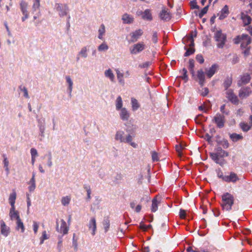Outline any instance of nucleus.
<instances>
[{
	"label": "nucleus",
	"instance_id": "f257e3e1",
	"mask_svg": "<svg viewBox=\"0 0 252 252\" xmlns=\"http://www.w3.org/2000/svg\"><path fill=\"white\" fill-rule=\"evenodd\" d=\"M228 156V152L221 149H218L216 153H210V156L212 159L221 166L223 165L226 163L223 158Z\"/></svg>",
	"mask_w": 252,
	"mask_h": 252
},
{
	"label": "nucleus",
	"instance_id": "f03ea898",
	"mask_svg": "<svg viewBox=\"0 0 252 252\" xmlns=\"http://www.w3.org/2000/svg\"><path fill=\"white\" fill-rule=\"evenodd\" d=\"M115 139L121 143H128L132 147L136 148L137 144L132 142V137L130 134L125 135V132L123 130H119L117 131Z\"/></svg>",
	"mask_w": 252,
	"mask_h": 252
},
{
	"label": "nucleus",
	"instance_id": "7ed1b4c3",
	"mask_svg": "<svg viewBox=\"0 0 252 252\" xmlns=\"http://www.w3.org/2000/svg\"><path fill=\"white\" fill-rule=\"evenodd\" d=\"M221 207L223 209L229 211L234 204V197L231 194L226 192L222 195Z\"/></svg>",
	"mask_w": 252,
	"mask_h": 252
},
{
	"label": "nucleus",
	"instance_id": "20e7f679",
	"mask_svg": "<svg viewBox=\"0 0 252 252\" xmlns=\"http://www.w3.org/2000/svg\"><path fill=\"white\" fill-rule=\"evenodd\" d=\"M214 37L216 41L218 42V47L222 48L226 40V35L222 33L221 31H218L215 33Z\"/></svg>",
	"mask_w": 252,
	"mask_h": 252
},
{
	"label": "nucleus",
	"instance_id": "39448f33",
	"mask_svg": "<svg viewBox=\"0 0 252 252\" xmlns=\"http://www.w3.org/2000/svg\"><path fill=\"white\" fill-rule=\"evenodd\" d=\"M69 230L68 226H67L66 222L63 219L60 221L58 220L56 221V230L59 233L63 235L67 234Z\"/></svg>",
	"mask_w": 252,
	"mask_h": 252
},
{
	"label": "nucleus",
	"instance_id": "423d86ee",
	"mask_svg": "<svg viewBox=\"0 0 252 252\" xmlns=\"http://www.w3.org/2000/svg\"><path fill=\"white\" fill-rule=\"evenodd\" d=\"M37 126L39 129V140L42 141L45 137V131L46 128L45 120L44 119H39L38 120Z\"/></svg>",
	"mask_w": 252,
	"mask_h": 252
},
{
	"label": "nucleus",
	"instance_id": "0eeeda50",
	"mask_svg": "<svg viewBox=\"0 0 252 252\" xmlns=\"http://www.w3.org/2000/svg\"><path fill=\"white\" fill-rule=\"evenodd\" d=\"M55 8L59 12V15L61 17L66 15L69 10V8L67 4H63L61 3H56Z\"/></svg>",
	"mask_w": 252,
	"mask_h": 252
},
{
	"label": "nucleus",
	"instance_id": "6e6552de",
	"mask_svg": "<svg viewBox=\"0 0 252 252\" xmlns=\"http://www.w3.org/2000/svg\"><path fill=\"white\" fill-rule=\"evenodd\" d=\"M144 49L145 44L143 42H140L133 45L130 48L129 50L131 54H137Z\"/></svg>",
	"mask_w": 252,
	"mask_h": 252
},
{
	"label": "nucleus",
	"instance_id": "1a4fd4ad",
	"mask_svg": "<svg viewBox=\"0 0 252 252\" xmlns=\"http://www.w3.org/2000/svg\"><path fill=\"white\" fill-rule=\"evenodd\" d=\"M213 120L219 128H222L224 125V118L222 115L217 114L214 118Z\"/></svg>",
	"mask_w": 252,
	"mask_h": 252
},
{
	"label": "nucleus",
	"instance_id": "9d476101",
	"mask_svg": "<svg viewBox=\"0 0 252 252\" xmlns=\"http://www.w3.org/2000/svg\"><path fill=\"white\" fill-rule=\"evenodd\" d=\"M159 17L161 20L168 21L171 18V14L168 9L164 8L160 12L159 14Z\"/></svg>",
	"mask_w": 252,
	"mask_h": 252
},
{
	"label": "nucleus",
	"instance_id": "9b49d317",
	"mask_svg": "<svg viewBox=\"0 0 252 252\" xmlns=\"http://www.w3.org/2000/svg\"><path fill=\"white\" fill-rule=\"evenodd\" d=\"M251 93L252 91L250 88H242L239 91V96L241 99H244L249 96Z\"/></svg>",
	"mask_w": 252,
	"mask_h": 252
},
{
	"label": "nucleus",
	"instance_id": "f8f14e48",
	"mask_svg": "<svg viewBox=\"0 0 252 252\" xmlns=\"http://www.w3.org/2000/svg\"><path fill=\"white\" fill-rule=\"evenodd\" d=\"M238 180H239V178L234 172H230L229 175H225L223 178V181L226 182L235 183Z\"/></svg>",
	"mask_w": 252,
	"mask_h": 252
},
{
	"label": "nucleus",
	"instance_id": "ddd939ff",
	"mask_svg": "<svg viewBox=\"0 0 252 252\" xmlns=\"http://www.w3.org/2000/svg\"><path fill=\"white\" fill-rule=\"evenodd\" d=\"M89 230H92V235L94 236L95 234L96 230V222L95 218L92 217L88 224Z\"/></svg>",
	"mask_w": 252,
	"mask_h": 252
},
{
	"label": "nucleus",
	"instance_id": "4468645a",
	"mask_svg": "<svg viewBox=\"0 0 252 252\" xmlns=\"http://www.w3.org/2000/svg\"><path fill=\"white\" fill-rule=\"evenodd\" d=\"M143 31L141 29L136 30L135 32L130 33L131 35V42H136L139 37L143 34Z\"/></svg>",
	"mask_w": 252,
	"mask_h": 252
},
{
	"label": "nucleus",
	"instance_id": "2eb2a0df",
	"mask_svg": "<svg viewBox=\"0 0 252 252\" xmlns=\"http://www.w3.org/2000/svg\"><path fill=\"white\" fill-rule=\"evenodd\" d=\"M251 38L248 34H243L242 40L241 44V48H246L247 46L251 43Z\"/></svg>",
	"mask_w": 252,
	"mask_h": 252
},
{
	"label": "nucleus",
	"instance_id": "dca6fc26",
	"mask_svg": "<svg viewBox=\"0 0 252 252\" xmlns=\"http://www.w3.org/2000/svg\"><path fill=\"white\" fill-rule=\"evenodd\" d=\"M0 232L1 234L5 237H7L10 232V228L5 222L1 220L0 221Z\"/></svg>",
	"mask_w": 252,
	"mask_h": 252
},
{
	"label": "nucleus",
	"instance_id": "f3484780",
	"mask_svg": "<svg viewBox=\"0 0 252 252\" xmlns=\"http://www.w3.org/2000/svg\"><path fill=\"white\" fill-rule=\"evenodd\" d=\"M123 23L125 24H130L133 23V17L127 13H125L122 17Z\"/></svg>",
	"mask_w": 252,
	"mask_h": 252
},
{
	"label": "nucleus",
	"instance_id": "a211bd4d",
	"mask_svg": "<svg viewBox=\"0 0 252 252\" xmlns=\"http://www.w3.org/2000/svg\"><path fill=\"white\" fill-rule=\"evenodd\" d=\"M251 79V77L250 74L246 73L242 76L241 80L238 81V85L239 86H242L244 85H246L250 82Z\"/></svg>",
	"mask_w": 252,
	"mask_h": 252
},
{
	"label": "nucleus",
	"instance_id": "6ab92c4d",
	"mask_svg": "<svg viewBox=\"0 0 252 252\" xmlns=\"http://www.w3.org/2000/svg\"><path fill=\"white\" fill-rule=\"evenodd\" d=\"M226 93L227 97L230 101L234 104L238 103V98L237 96L234 94L231 90H228Z\"/></svg>",
	"mask_w": 252,
	"mask_h": 252
},
{
	"label": "nucleus",
	"instance_id": "aec40b11",
	"mask_svg": "<svg viewBox=\"0 0 252 252\" xmlns=\"http://www.w3.org/2000/svg\"><path fill=\"white\" fill-rule=\"evenodd\" d=\"M219 67L218 65L217 64H213L209 69H206L207 76L209 78H211L216 72Z\"/></svg>",
	"mask_w": 252,
	"mask_h": 252
},
{
	"label": "nucleus",
	"instance_id": "412c9836",
	"mask_svg": "<svg viewBox=\"0 0 252 252\" xmlns=\"http://www.w3.org/2000/svg\"><path fill=\"white\" fill-rule=\"evenodd\" d=\"M65 78L66 80V82L68 85L67 89L68 90V94L69 96L71 97V93L73 90V81L71 77L68 75L65 76Z\"/></svg>",
	"mask_w": 252,
	"mask_h": 252
},
{
	"label": "nucleus",
	"instance_id": "4be33fe9",
	"mask_svg": "<svg viewBox=\"0 0 252 252\" xmlns=\"http://www.w3.org/2000/svg\"><path fill=\"white\" fill-rule=\"evenodd\" d=\"M197 77L199 80V85L202 87L205 82V74L202 69L198 70Z\"/></svg>",
	"mask_w": 252,
	"mask_h": 252
},
{
	"label": "nucleus",
	"instance_id": "5701e85b",
	"mask_svg": "<svg viewBox=\"0 0 252 252\" xmlns=\"http://www.w3.org/2000/svg\"><path fill=\"white\" fill-rule=\"evenodd\" d=\"M89 48L88 46L83 47L80 51L78 53L79 56L82 58L86 59L88 56Z\"/></svg>",
	"mask_w": 252,
	"mask_h": 252
},
{
	"label": "nucleus",
	"instance_id": "b1692460",
	"mask_svg": "<svg viewBox=\"0 0 252 252\" xmlns=\"http://www.w3.org/2000/svg\"><path fill=\"white\" fill-rule=\"evenodd\" d=\"M229 14L228 7L227 5H225L223 8L221 9L220 11V15L219 19L220 20H222L224 19Z\"/></svg>",
	"mask_w": 252,
	"mask_h": 252
},
{
	"label": "nucleus",
	"instance_id": "393cba45",
	"mask_svg": "<svg viewBox=\"0 0 252 252\" xmlns=\"http://www.w3.org/2000/svg\"><path fill=\"white\" fill-rule=\"evenodd\" d=\"M142 19L150 21L152 20L153 17L150 9H147L143 11Z\"/></svg>",
	"mask_w": 252,
	"mask_h": 252
},
{
	"label": "nucleus",
	"instance_id": "a878e982",
	"mask_svg": "<svg viewBox=\"0 0 252 252\" xmlns=\"http://www.w3.org/2000/svg\"><path fill=\"white\" fill-rule=\"evenodd\" d=\"M28 4L24 0H21L20 3V7L22 14H29L28 11Z\"/></svg>",
	"mask_w": 252,
	"mask_h": 252
},
{
	"label": "nucleus",
	"instance_id": "bb28decb",
	"mask_svg": "<svg viewBox=\"0 0 252 252\" xmlns=\"http://www.w3.org/2000/svg\"><path fill=\"white\" fill-rule=\"evenodd\" d=\"M71 196L70 195H66L63 196L61 198V203L63 206H67L71 201Z\"/></svg>",
	"mask_w": 252,
	"mask_h": 252
},
{
	"label": "nucleus",
	"instance_id": "cd10ccee",
	"mask_svg": "<svg viewBox=\"0 0 252 252\" xmlns=\"http://www.w3.org/2000/svg\"><path fill=\"white\" fill-rule=\"evenodd\" d=\"M16 230H19L20 229L21 232L22 233H23L25 231V227L24 225V223L22 222V221L21 220L19 219L18 220H17L16 222Z\"/></svg>",
	"mask_w": 252,
	"mask_h": 252
},
{
	"label": "nucleus",
	"instance_id": "c85d7f7f",
	"mask_svg": "<svg viewBox=\"0 0 252 252\" xmlns=\"http://www.w3.org/2000/svg\"><path fill=\"white\" fill-rule=\"evenodd\" d=\"M230 138L233 142H236L242 140L243 138V136L241 134L234 133L230 135Z\"/></svg>",
	"mask_w": 252,
	"mask_h": 252
},
{
	"label": "nucleus",
	"instance_id": "c756f323",
	"mask_svg": "<svg viewBox=\"0 0 252 252\" xmlns=\"http://www.w3.org/2000/svg\"><path fill=\"white\" fill-rule=\"evenodd\" d=\"M3 157V163L4 165V168L5 170V171L7 172V173L9 172V160L6 156V155L3 154L2 155Z\"/></svg>",
	"mask_w": 252,
	"mask_h": 252
},
{
	"label": "nucleus",
	"instance_id": "7c9ffc66",
	"mask_svg": "<svg viewBox=\"0 0 252 252\" xmlns=\"http://www.w3.org/2000/svg\"><path fill=\"white\" fill-rule=\"evenodd\" d=\"M28 184L29 185L28 189L30 192H33L36 188L35 180L30 179L28 182Z\"/></svg>",
	"mask_w": 252,
	"mask_h": 252
},
{
	"label": "nucleus",
	"instance_id": "2f4dec72",
	"mask_svg": "<svg viewBox=\"0 0 252 252\" xmlns=\"http://www.w3.org/2000/svg\"><path fill=\"white\" fill-rule=\"evenodd\" d=\"M252 126V125H251V124H250V125H249L245 122H241L240 124V127L244 132H247L248 131H249L251 129Z\"/></svg>",
	"mask_w": 252,
	"mask_h": 252
},
{
	"label": "nucleus",
	"instance_id": "473e14b6",
	"mask_svg": "<svg viewBox=\"0 0 252 252\" xmlns=\"http://www.w3.org/2000/svg\"><path fill=\"white\" fill-rule=\"evenodd\" d=\"M159 202L157 200V197H155L152 200L151 210L153 212H155L158 208Z\"/></svg>",
	"mask_w": 252,
	"mask_h": 252
},
{
	"label": "nucleus",
	"instance_id": "72a5a7b5",
	"mask_svg": "<svg viewBox=\"0 0 252 252\" xmlns=\"http://www.w3.org/2000/svg\"><path fill=\"white\" fill-rule=\"evenodd\" d=\"M105 76L109 78L112 82L114 81L115 76L111 69H108L105 71Z\"/></svg>",
	"mask_w": 252,
	"mask_h": 252
},
{
	"label": "nucleus",
	"instance_id": "f704fd0d",
	"mask_svg": "<svg viewBox=\"0 0 252 252\" xmlns=\"http://www.w3.org/2000/svg\"><path fill=\"white\" fill-rule=\"evenodd\" d=\"M105 32V27L104 24H101L98 30V38L100 39L103 38V35Z\"/></svg>",
	"mask_w": 252,
	"mask_h": 252
},
{
	"label": "nucleus",
	"instance_id": "c9c22d12",
	"mask_svg": "<svg viewBox=\"0 0 252 252\" xmlns=\"http://www.w3.org/2000/svg\"><path fill=\"white\" fill-rule=\"evenodd\" d=\"M131 103L132 105V109L133 110H137L140 107V104L138 102L137 100L135 98H131Z\"/></svg>",
	"mask_w": 252,
	"mask_h": 252
},
{
	"label": "nucleus",
	"instance_id": "e433bc0d",
	"mask_svg": "<svg viewBox=\"0 0 252 252\" xmlns=\"http://www.w3.org/2000/svg\"><path fill=\"white\" fill-rule=\"evenodd\" d=\"M16 198V193L15 191H13L10 194L9 197V202L11 206H13V204H15Z\"/></svg>",
	"mask_w": 252,
	"mask_h": 252
},
{
	"label": "nucleus",
	"instance_id": "4c0bfd02",
	"mask_svg": "<svg viewBox=\"0 0 252 252\" xmlns=\"http://www.w3.org/2000/svg\"><path fill=\"white\" fill-rule=\"evenodd\" d=\"M84 189H85L86 192H87V198H86V200L87 201H89L91 199V193H92V191H91V187L90 186H88V185H85L84 186Z\"/></svg>",
	"mask_w": 252,
	"mask_h": 252
},
{
	"label": "nucleus",
	"instance_id": "58836bf2",
	"mask_svg": "<svg viewBox=\"0 0 252 252\" xmlns=\"http://www.w3.org/2000/svg\"><path fill=\"white\" fill-rule=\"evenodd\" d=\"M120 116L123 121H127L129 117V113L128 111H121Z\"/></svg>",
	"mask_w": 252,
	"mask_h": 252
},
{
	"label": "nucleus",
	"instance_id": "ea45409f",
	"mask_svg": "<svg viewBox=\"0 0 252 252\" xmlns=\"http://www.w3.org/2000/svg\"><path fill=\"white\" fill-rule=\"evenodd\" d=\"M103 225L105 232H107L110 227V220L108 218H105L103 221Z\"/></svg>",
	"mask_w": 252,
	"mask_h": 252
},
{
	"label": "nucleus",
	"instance_id": "a19ab883",
	"mask_svg": "<svg viewBox=\"0 0 252 252\" xmlns=\"http://www.w3.org/2000/svg\"><path fill=\"white\" fill-rule=\"evenodd\" d=\"M242 19L243 20L244 24L246 26L248 25L251 22V20H252L251 18L247 15H243L242 16Z\"/></svg>",
	"mask_w": 252,
	"mask_h": 252
},
{
	"label": "nucleus",
	"instance_id": "79ce46f5",
	"mask_svg": "<svg viewBox=\"0 0 252 252\" xmlns=\"http://www.w3.org/2000/svg\"><path fill=\"white\" fill-rule=\"evenodd\" d=\"M117 78H118L119 82L121 84L124 85L125 84V81L123 79L124 74L123 73H121L120 71L117 70Z\"/></svg>",
	"mask_w": 252,
	"mask_h": 252
},
{
	"label": "nucleus",
	"instance_id": "37998d69",
	"mask_svg": "<svg viewBox=\"0 0 252 252\" xmlns=\"http://www.w3.org/2000/svg\"><path fill=\"white\" fill-rule=\"evenodd\" d=\"M232 81V78L230 77H227L225 79L223 83V86L225 90H227L228 88L231 86Z\"/></svg>",
	"mask_w": 252,
	"mask_h": 252
},
{
	"label": "nucleus",
	"instance_id": "c03bdc74",
	"mask_svg": "<svg viewBox=\"0 0 252 252\" xmlns=\"http://www.w3.org/2000/svg\"><path fill=\"white\" fill-rule=\"evenodd\" d=\"M185 49L186 50V52L184 54V56L185 57L189 56L190 55L193 54L195 52L194 48H187L186 46H185Z\"/></svg>",
	"mask_w": 252,
	"mask_h": 252
},
{
	"label": "nucleus",
	"instance_id": "a18cd8bd",
	"mask_svg": "<svg viewBox=\"0 0 252 252\" xmlns=\"http://www.w3.org/2000/svg\"><path fill=\"white\" fill-rule=\"evenodd\" d=\"M19 89L21 92H23V93H24L23 95L25 98H30L29 94H28V90L25 86H19Z\"/></svg>",
	"mask_w": 252,
	"mask_h": 252
},
{
	"label": "nucleus",
	"instance_id": "49530a36",
	"mask_svg": "<svg viewBox=\"0 0 252 252\" xmlns=\"http://www.w3.org/2000/svg\"><path fill=\"white\" fill-rule=\"evenodd\" d=\"M9 216L11 220H17L20 219L18 211L9 213Z\"/></svg>",
	"mask_w": 252,
	"mask_h": 252
},
{
	"label": "nucleus",
	"instance_id": "de8ad7c7",
	"mask_svg": "<svg viewBox=\"0 0 252 252\" xmlns=\"http://www.w3.org/2000/svg\"><path fill=\"white\" fill-rule=\"evenodd\" d=\"M123 105L122 99L120 96H119L116 99V106L117 109H120L122 108Z\"/></svg>",
	"mask_w": 252,
	"mask_h": 252
},
{
	"label": "nucleus",
	"instance_id": "09e8293b",
	"mask_svg": "<svg viewBox=\"0 0 252 252\" xmlns=\"http://www.w3.org/2000/svg\"><path fill=\"white\" fill-rule=\"evenodd\" d=\"M209 7V4L205 6L198 14V16L200 18H201L206 13H207Z\"/></svg>",
	"mask_w": 252,
	"mask_h": 252
},
{
	"label": "nucleus",
	"instance_id": "8fccbe9b",
	"mask_svg": "<svg viewBox=\"0 0 252 252\" xmlns=\"http://www.w3.org/2000/svg\"><path fill=\"white\" fill-rule=\"evenodd\" d=\"M151 154L153 162H157L159 160L158 153H157L156 151H152Z\"/></svg>",
	"mask_w": 252,
	"mask_h": 252
},
{
	"label": "nucleus",
	"instance_id": "3c124183",
	"mask_svg": "<svg viewBox=\"0 0 252 252\" xmlns=\"http://www.w3.org/2000/svg\"><path fill=\"white\" fill-rule=\"evenodd\" d=\"M108 49V46L105 43H102L98 47L99 51H105Z\"/></svg>",
	"mask_w": 252,
	"mask_h": 252
},
{
	"label": "nucleus",
	"instance_id": "603ef678",
	"mask_svg": "<svg viewBox=\"0 0 252 252\" xmlns=\"http://www.w3.org/2000/svg\"><path fill=\"white\" fill-rule=\"evenodd\" d=\"M49 238V237L48 236L46 231H44L42 232V236L40 238V244H42L44 243V240H47Z\"/></svg>",
	"mask_w": 252,
	"mask_h": 252
},
{
	"label": "nucleus",
	"instance_id": "864d4df0",
	"mask_svg": "<svg viewBox=\"0 0 252 252\" xmlns=\"http://www.w3.org/2000/svg\"><path fill=\"white\" fill-rule=\"evenodd\" d=\"M122 179V175L121 173H116L114 174V180L113 182L117 183L119 181Z\"/></svg>",
	"mask_w": 252,
	"mask_h": 252
},
{
	"label": "nucleus",
	"instance_id": "5fc2aeb1",
	"mask_svg": "<svg viewBox=\"0 0 252 252\" xmlns=\"http://www.w3.org/2000/svg\"><path fill=\"white\" fill-rule=\"evenodd\" d=\"M182 72L183 73V76H181V78L183 79H184L186 82H187V81L188 80V76L187 75V70L185 68H183V69L182 70Z\"/></svg>",
	"mask_w": 252,
	"mask_h": 252
},
{
	"label": "nucleus",
	"instance_id": "6e6d98bb",
	"mask_svg": "<svg viewBox=\"0 0 252 252\" xmlns=\"http://www.w3.org/2000/svg\"><path fill=\"white\" fill-rule=\"evenodd\" d=\"M33 230L34 234H37L39 228V223L35 221H33Z\"/></svg>",
	"mask_w": 252,
	"mask_h": 252
},
{
	"label": "nucleus",
	"instance_id": "4d7b16f0",
	"mask_svg": "<svg viewBox=\"0 0 252 252\" xmlns=\"http://www.w3.org/2000/svg\"><path fill=\"white\" fill-rule=\"evenodd\" d=\"M31 157L36 158L38 156L37 151L36 149L32 148L30 150Z\"/></svg>",
	"mask_w": 252,
	"mask_h": 252
},
{
	"label": "nucleus",
	"instance_id": "13d9d810",
	"mask_svg": "<svg viewBox=\"0 0 252 252\" xmlns=\"http://www.w3.org/2000/svg\"><path fill=\"white\" fill-rule=\"evenodd\" d=\"M99 177L102 179L106 180L107 178L105 174V172L104 170H100L98 173Z\"/></svg>",
	"mask_w": 252,
	"mask_h": 252
},
{
	"label": "nucleus",
	"instance_id": "bf43d9fd",
	"mask_svg": "<svg viewBox=\"0 0 252 252\" xmlns=\"http://www.w3.org/2000/svg\"><path fill=\"white\" fill-rule=\"evenodd\" d=\"M190 5L192 9H199V6L197 4L196 0L191 1L190 2Z\"/></svg>",
	"mask_w": 252,
	"mask_h": 252
},
{
	"label": "nucleus",
	"instance_id": "052dcab7",
	"mask_svg": "<svg viewBox=\"0 0 252 252\" xmlns=\"http://www.w3.org/2000/svg\"><path fill=\"white\" fill-rule=\"evenodd\" d=\"M72 246H73L75 251H77L78 250L77 241V239H75V234L73 235L72 239Z\"/></svg>",
	"mask_w": 252,
	"mask_h": 252
},
{
	"label": "nucleus",
	"instance_id": "680f3d73",
	"mask_svg": "<svg viewBox=\"0 0 252 252\" xmlns=\"http://www.w3.org/2000/svg\"><path fill=\"white\" fill-rule=\"evenodd\" d=\"M40 6V0H35V1L34 2L32 8L33 9L34 11H36V9H37Z\"/></svg>",
	"mask_w": 252,
	"mask_h": 252
},
{
	"label": "nucleus",
	"instance_id": "e2e57ef3",
	"mask_svg": "<svg viewBox=\"0 0 252 252\" xmlns=\"http://www.w3.org/2000/svg\"><path fill=\"white\" fill-rule=\"evenodd\" d=\"M196 60L198 61L200 63H204V60L202 55L200 54L197 55L196 56Z\"/></svg>",
	"mask_w": 252,
	"mask_h": 252
},
{
	"label": "nucleus",
	"instance_id": "0e129e2a",
	"mask_svg": "<svg viewBox=\"0 0 252 252\" xmlns=\"http://www.w3.org/2000/svg\"><path fill=\"white\" fill-rule=\"evenodd\" d=\"M217 173L218 177L219 178L221 179L223 181V178L224 176H223V173L221 171V170L220 169L217 170Z\"/></svg>",
	"mask_w": 252,
	"mask_h": 252
},
{
	"label": "nucleus",
	"instance_id": "69168bd1",
	"mask_svg": "<svg viewBox=\"0 0 252 252\" xmlns=\"http://www.w3.org/2000/svg\"><path fill=\"white\" fill-rule=\"evenodd\" d=\"M152 39L154 43H156L158 42V33L156 32H153Z\"/></svg>",
	"mask_w": 252,
	"mask_h": 252
},
{
	"label": "nucleus",
	"instance_id": "338daca9",
	"mask_svg": "<svg viewBox=\"0 0 252 252\" xmlns=\"http://www.w3.org/2000/svg\"><path fill=\"white\" fill-rule=\"evenodd\" d=\"M239 61V59L237 55H234L233 57V58L231 61V63L233 64H235L238 63Z\"/></svg>",
	"mask_w": 252,
	"mask_h": 252
},
{
	"label": "nucleus",
	"instance_id": "774afa93",
	"mask_svg": "<svg viewBox=\"0 0 252 252\" xmlns=\"http://www.w3.org/2000/svg\"><path fill=\"white\" fill-rule=\"evenodd\" d=\"M242 35H238L234 39V43L236 44H238L242 42Z\"/></svg>",
	"mask_w": 252,
	"mask_h": 252
}]
</instances>
